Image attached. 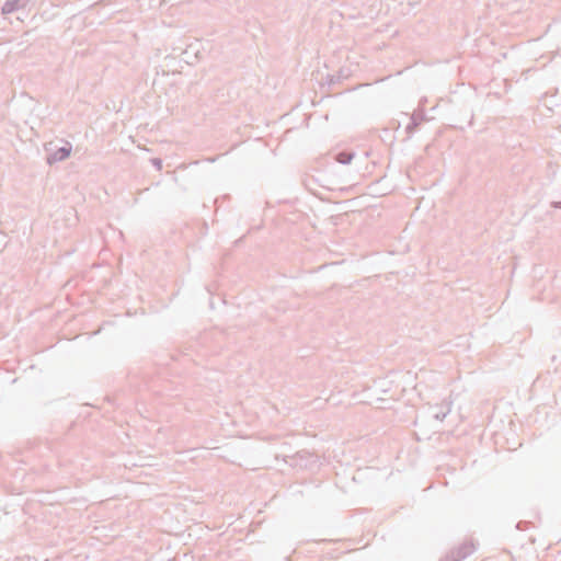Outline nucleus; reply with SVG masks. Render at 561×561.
<instances>
[{
  "mask_svg": "<svg viewBox=\"0 0 561 561\" xmlns=\"http://www.w3.org/2000/svg\"><path fill=\"white\" fill-rule=\"evenodd\" d=\"M71 149H72L71 144L67 142V141L64 142V145L60 147L54 146L53 142H49L45 147V150L47 152L46 162L49 165H51L56 162L66 160L70 156Z\"/></svg>",
  "mask_w": 561,
  "mask_h": 561,
  "instance_id": "1",
  "label": "nucleus"
},
{
  "mask_svg": "<svg viewBox=\"0 0 561 561\" xmlns=\"http://www.w3.org/2000/svg\"><path fill=\"white\" fill-rule=\"evenodd\" d=\"M202 43L198 39L191 38L184 47V51L179 59V62L185 65H194L202 58Z\"/></svg>",
  "mask_w": 561,
  "mask_h": 561,
  "instance_id": "2",
  "label": "nucleus"
},
{
  "mask_svg": "<svg viewBox=\"0 0 561 561\" xmlns=\"http://www.w3.org/2000/svg\"><path fill=\"white\" fill-rule=\"evenodd\" d=\"M191 37H179L178 39L172 41L165 50H169V54L165 56V59L176 60L180 59L184 51L185 45L190 42Z\"/></svg>",
  "mask_w": 561,
  "mask_h": 561,
  "instance_id": "3",
  "label": "nucleus"
},
{
  "mask_svg": "<svg viewBox=\"0 0 561 561\" xmlns=\"http://www.w3.org/2000/svg\"><path fill=\"white\" fill-rule=\"evenodd\" d=\"M28 2L30 0H7L1 7V13L3 15L11 14L20 9H24Z\"/></svg>",
  "mask_w": 561,
  "mask_h": 561,
  "instance_id": "4",
  "label": "nucleus"
},
{
  "mask_svg": "<svg viewBox=\"0 0 561 561\" xmlns=\"http://www.w3.org/2000/svg\"><path fill=\"white\" fill-rule=\"evenodd\" d=\"M150 162L158 171L162 169V160L160 158H152L150 159Z\"/></svg>",
  "mask_w": 561,
  "mask_h": 561,
  "instance_id": "5",
  "label": "nucleus"
},
{
  "mask_svg": "<svg viewBox=\"0 0 561 561\" xmlns=\"http://www.w3.org/2000/svg\"><path fill=\"white\" fill-rule=\"evenodd\" d=\"M149 7H161L168 2V0H148Z\"/></svg>",
  "mask_w": 561,
  "mask_h": 561,
  "instance_id": "6",
  "label": "nucleus"
}]
</instances>
